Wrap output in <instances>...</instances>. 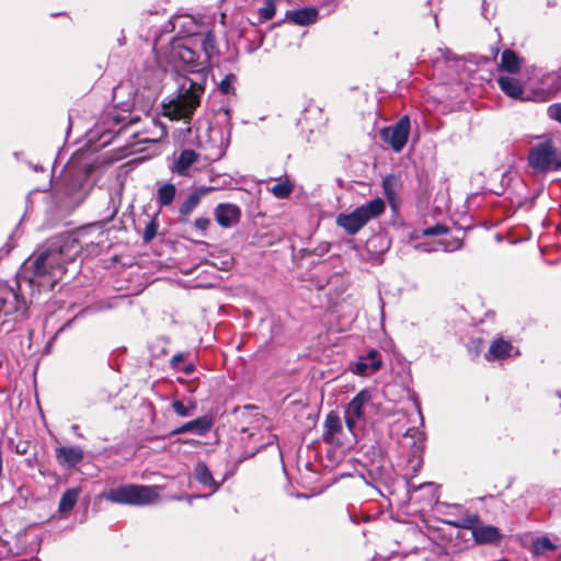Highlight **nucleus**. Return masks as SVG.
<instances>
[{"label": "nucleus", "mask_w": 561, "mask_h": 561, "mask_svg": "<svg viewBox=\"0 0 561 561\" xmlns=\"http://www.w3.org/2000/svg\"><path fill=\"white\" fill-rule=\"evenodd\" d=\"M191 38L171 42L167 58L178 71L176 94L163 104V115L173 121L190 122L205 91L207 66L191 46Z\"/></svg>", "instance_id": "obj_1"}, {"label": "nucleus", "mask_w": 561, "mask_h": 561, "mask_svg": "<svg viewBox=\"0 0 561 561\" xmlns=\"http://www.w3.org/2000/svg\"><path fill=\"white\" fill-rule=\"evenodd\" d=\"M73 242L67 238L57 237L36 251L25 262V268H32L30 283L41 288L53 289L65 273V266L72 262L77 249L72 251Z\"/></svg>", "instance_id": "obj_2"}, {"label": "nucleus", "mask_w": 561, "mask_h": 561, "mask_svg": "<svg viewBox=\"0 0 561 561\" xmlns=\"http://www.w3.org/2000/svg\"><path fill=\"white\" fill-rule=\"evenodd\" d=\"M88 178L87 170L77 169L72 163L65 168L57 183V193L61 195V203L66 207H77L87 198L89 194Z\"/></svg>", "instance_id": "obj_3"}, {"label": "nucleus", "mask_w": 561, "mask_h": 561, "mask_svg": "<svg viewBox=\"0 0 561 561\" xmlns=\"http://www.w3.org/2000/svg\"><path fill=\"white\" fill-rule=\"evenodd\" d=\"M102 497L115 504L144 506L158 501L157 486L126 484L104 492Z\"/></svg>", "instance_id": "obj_4"}, {"label": "nucleus", "mask_w": 561, "mask_h": 561, "mask_svg": "<svg viewBox=\"0 0 561 561\" xmlns=\"http://www.w3.org/2000/svg\"><path fill=\"white\" fill-rule=\"evenodd\" d=\"M386 209L385 201L380 197L371 199L355 208L350 214H340L336 217V225L346 233L356 234L366 224L379 217Z\"/></svg>", "instance_id": "obj_5"}, {"label": "nucleus", "mask_w": 561, "mask_h": 561, "mask_svg": "<svg viewBox=\"0 0 561 561\" xmlns=\"http://www.w3.org/2000/svg\"><path fill=\"white\" fill-rule=\"evenodd\" d=\"M528 165L534 174H546L561 169V147L547 139L529 150Z\"/></svg>", "instance_id": "obj_6"}, {"label": "nucleus", "mask_w": 561, "mask_h": 561, "mask_svg": "<svg viewBox=\"0 0 561 561\" xmlns=\"http://www.w3.org/2000/svg\"><path fill=\"white\" fill-rule=\"evenodd\" d=\"M446 524L456 528L471 530L474 542L478 545L495 543L501 538L499 528L481 524L480 517L477 514H467L461 518L447 520Z\"/></svg>", "instance_id": "obj_7"}, {"label": "nucleus", "mask_w": 561, "mask_h": 561, "mask_svg": "<svg viewBox=\"0 0 561 561\" xmlns=\"http://www.w3.org/2000/svg\"><path fill=\"white\" fill-rule=\"evenodd\" d=\"M410 129L409 116H402L394 125L383 127L380 137L394 152H400L408 142Z\"/></svg>", "instance_id": "obj_8"}, {"label": "nucleus", "mask_w": 561, "mask_h": 561, "mask_svg": "<svg viewBox=\"0 0 561 561\" xmlns=\"http://www.w3.org/2000/svg\"><path fill=\"white\" fill-rule=\"evenodd\" d=\"M26 310V301L20 296L18 289L0 284V316H23Z\"/></svg>", "instance_id": "obj_9"}, {"label": "nucleus", "mask_w": 561, "mask_h": 561, "mask_svg": "<svg viewBox=\"0 0 561 561\" xmlns=\"http://www.w3.org/2000/svg\"><path fill=\"white\" fill-rule=\"evenodd\" d=\"M367 390L359 391L345 408V423L350 432H354L357 423L364 419V407L370 401Z\"/></svg>", "instance_id": "obj_10"}, {"label": "nucleus", "mask_w": 561, "mask_h": 561, "mask_svg": "<svg viewBox=\"0 0 561 561\" xmlns=\"http://www.w3.org/2000/svg\"><path fill=\"white\" fill-rule=\"evenodd\" d=\"M214 216L220 227L231 228L239 222L241 218V209L236 204L220 203L216 206Z\"/></svg>", "instance_id": "obj_11"}, {"label": "nucleus", "mask_w": 561, "mask_h": 561, "mask_svg": "<svg viewBox=\"0 0 561 561\" xmlns=\"http://www.w3.org/2000/svg\"><path fill=\"white\" fill-rule=\"evenodd\" d=\"M381 367L380 354L376 350H370L365 356H360L353 367V373L366 376L377 371Z\"/></svg>", "instance_id": "obj_12"}, {"label": "nucleus", "mask_w": 561, "mask_h": 561, "mask_svg": "<svg viewBox=\"0 0 561 561\" xmlns=\"http://www.w3.org/2000/svg\"><path fill=\"white\" fill-rule=\"evenodd\" d=\"M215 191L213 186H201L192 192L181 204L179 213L183 220H186L191 213L197 207L203 196Z\"/></svg>", "instance_id": "obj_13"}, {"label": "nucleus", "mask_w": 561, "mask_h": 561, "mask_svg": "<svg viewBox=\"0 0 561 561\" xmlns=\"http://www.w3.org/2000/svg\"><path fill=\"white\" fill-rule=\"evenodd\" d=\"M84 453L79 446H62L56 449V459L62 466L73 467L82 461Z\"/></svg>", "instance_id": "obj_14"}, {"label": "nucleus", "mask_w": 561, "mask_h": 561, "mask_svg": "<svg viewBox=\"0 0 561 561\" xmlns=\"http://www.w3.org/2000/svg\"><path fill=\"white\" fill-rule=\"evenodd\" d=\"M497 83L500 89L510 98L515 100H528L526 98L523 84L520 81L516 78L508 77V76H501L497 79Z\"/></svg>", "instance_id": "obj_15"}, {"label": "nucleus", "mask_w": 561, "mask_h": 561, "mask_svg": "<svg viewBox=\"0 0 561 561\" xmlns=\"http://www.w3.org/2000/svg\"><path fill=\"white\" fill-rule=\"evenodd\" d=\"M193 473L195 480L209 490V494L215 493L220 488V483L214 479L205 462L198 461L194 467Z\"/></svg>", "instance_id": "obj_16"}, {"label": "nucleus", "mask_w": 561, "mask_h": 561, "mask_svg": "<svg viewBox=\"0 0 561 561\" xmlns=\"http://www.w3.org/2000/svg\"><path fill=\"white\" fill-rule=\"evenodd\" d=\"M199 154L192 149L181 151L171 165V171L178 175H187L188 169L198 160Z\"/></svg>", "instance_id": "obj_17"}, {"label": "nucleus", "mask_w": 561, "mask_h": 561, "mask_svg": "<svg viewBox=\"0 0 561 561\" xmlns=\"http://www.w3.org/2000/svg\"><path fill=\"white\" fill-rule=\"evenodd\" d=\"M343 426L340 416L330 412L324 421L323 440L330 444L339 443L337 435L342 433Z\"/></svg>", "instance_id": "obj_18"}, {"label": "nucleus", "mask_w": 561, "mask_h": 561, "mask_svg": "<svg viewBox=\"0 0 561 561\" xmlns=\"http://www.w3.org/2000/svg\"><path fill=\"white\" fill-rule=\"evenodd\" d=\"M211 421L208 417L203 416L173 430L171 434L178 435L187 432H195L196 434L204 435L211 428Z\"/></svg>", "instance_id": "obj_19"}, {"label": "nucleus", "mask_w": 561, "mask_h": 561, "mask_svg": "<svg viewBox=\"0 0 561 561\" xmlns=\"http://www.w3.org/2000/svg\"><path fill=\"white\" fill-rule=\"evenodd\" d=\"M287 18L297 25H308L317 21L318 10L314 8H304L300 10L288 11Z\"/></svg>", "instance_id": "obj_20"}, {"label": "nucleus", "mask_w": 561, "mask_h": 561, "mask_svg": "<svg viewBox=\"0 0 561 561\" xmlns=\"http://www.w3.org/2000/svg\"><path fill=\"white\" fill-rule=\"evenodd\" d=\"M513 345L510 342L497 339L491 343L485 357L488 360L504 359L511 355Z\"/></svg>", "instance_id": "obj_21"}, {"label": "nucleus", "mask_w": 561, "mask_h": 561, "mask_svg": "<svg viewBox=\"0 0 561 561\" xmlns=\"http://www.w3.org/2000/svg\"><path fill=\"white\" fill-rule=\"evenodd\" d=\"M176 195V187L172 183H164L157 190V203L160 208L170 206Z\"/></svg>", "instance_id": "obj_22"}, {"label": "nucleus", "mask_w": 561, "mask_h": 561, "mask_svg": "<svg viewBox=\"0 0 561 561\" xmlns=\"http://www.w3.org/2000/svg\"><path fill=\"white\" fill-rule=\"evenodd\" d=\"M520 68V59L511 49H505L502 53L500 69L511 73H516Z\"/></svg>", "instance_id": "obj_23"}, {"label": "nucleus", "mask_w": 561, "mask_h": 561, "mask_svg": "<svg viewBox=\"0 0 561 561\" xmlns=\"http://www.w3.org/2000/svg\"><path fill=\"white\" fill-rule=\"evenodd\" d=\"M79 494H80V489H77V488H72V489H68L62 495H61V499L59 501V512L65 514V513H68L70 512L78 499H79Z\"/></svg>", "instance_id": "obj_24"}, {"label": "nucleus", "mask_w": 561, "mask_h": 561, "mask_svg": "<svg viewBox=\"0 0 561 561\" xmlns=\"http://www.w3.org/2000/svg\"><path fill=\"white\" fill-rule=\"evenodd\" d=\"M556 548V545L548 537L543 536L533 541L530 551L534 557H540L554 551Z\"/></svg>", "instance_id": "obj_25"}, {"label": "nucleus", "mask_w": 561, "mask_h": 561, "mask_svg": "<svg viewBox=\"0 0 561 561\" xmlns=\"http://www.w3.org/2000/svg\"><path fill=\"white\" fill-rule=\"evenodd\" d=\"M202 49H203V54L201 56H202L203 62H205L206 66L208 67L211 57L216 53V41H215V36L213 35V33L209 32L204 36V38L202 41Z\"/></svg>", "instance_id": "obj_26"}, {"label": "nucleus", "mask_w": 561, "mask_h": 561, "mask_svg": "<svg viewBox=\"0 0 561 561\" xmlns=\"http://www.w3.org/2000/svg\"><path fill=\"white\" fill-rule=\"evenodd\" d=\"M270 191L277 198H287L294 191V184L288 180H280L278 183L273 185Z\"/></svg>", "instance_id": "obj_27"}, {"label": "nucleus", "mask_w": 561, "mask_h": 561, "mask_svg": "<svg viewBox=\"0 0 561 561\" xmlns=\"http://www.w3.org/2000/svg\"><path fill=\"white\" fill-rule=\"evenodd\" d=\"M399 181L394 175H388L382 180V188L388 198V201L392 204L397 198V190H398Z\"/></svg>", "instance_id": "obj_28"}, {"label": "nucleus", "mask_w": 561, "mask_h": 561, "mask_svg": "<svg viewBox=\"0 0 561 561\" xmlns=\"http://www.w3.org/2000/svg\"><path fill=\"white\" fill-rule=\"evenodd\" d=\"M276 12V7L274 0H267L264 7L260 8L259 15L261 20L267 21L271 20Z\"/></svg>", "instance_id": "obj_29"}, {"label": "nucleus", "mask_w": 561, "mask_h": 561, "mask_svg": "<svg viewBox=\"0 0 561 561\" xmlns=\"http://www.w3.org/2000/svg\"><path fill=\"white\" fill-rule=\"evenodd\" d=\"M437 53L439 54V56L434 58V67L436 69L440 68L443 64L455 59L451 51L448 48H438Z\"/></svg>", "instance_id": "obj_30"}, {"label": "nucleus", "mask_w": 561, "mask_h": 561, "mask_svg": "<svg viewBox=\"0 0 561 561\" xmlns=\"http://www.w3.org/2000/svg\"><path fill=\"white\" fill-rule=\"evenodd\" d=\"M157 230H158V224L156 222L154 219H151L145 227L144 234H142L144 241L145 242L151 241L156 237Z\"/></svg>", "instance_id": "obj_31"}, {"label": "nucleus", "mask_w": 561, "mask_h": 561, "mask_svg": "<svg viewBox=\"0 0 561 561\" xmlns=\"http://www.w3.org/2000/svg\"><path fill=\"white\" fill-rule=\"evenodd\" d=\"M448 231L447 227L445 225H442V224H437L433 227H428L426 229H423L422 230V236H425V237H433V236H439V234H444Z\"/></svg>", "instance_id": "obj_32"}, {"label": "nucleus", "mask_w": 561, "mask_h": 561, "mask_svg": "<svg viewBox=\"0 0 561 561\" xmlns=\"http://www.w3.org/2000/svg\"><path fill=\"white\" fill-rule=\"evenodd\" d=\"M236 80L234 75H228L226 76L219 83V90L224 94H228L232 91V83Z\"/></svg>", "instance_id": "obj_33"}, {"label": "nucleus", "mask_w": 561, "mask_h": 561, "mask_svg": "<svg viewBox=\"0 0 561 561\" xmlns=\"http://www.w3.org/2000/svg\"><path fill=\"white\" fill-rule=\"evenodd\" d=\"M547 115L549 118L561 124V103H554L548 106Z\"/></svg>", "instance_id": "obj_34"}, {"label": "nucleus", "mask_w": 561, "mask_h": 561, "mask_svg": "<svg viewBox=\"0 0 561 561\" xmlns=\"http://www.w3.org/2000/svg\"><path fill=\"white\" fill-rule=\"evenodd\" d=\"M172 408L174 410V412L179 415V416H188L190 415V408H187L182 401L180 400H174L172 402Z\"/></svg>", "instance_id": "obj_35"}, {"label": "nucleus", "mask_w": 561, "mask_h": 561, "mask_svg": "<svg viewBox=\"0 0 561 561\" xmlns=\"http://www.w3.org/2000/svg\"><path fill=\"white\" fill-rule=\"evenodd\" d=\"M209 225H210V220L206 217L196 218L194 221V226L196 227V229H198L203 232L208 229Z\"/></svg>", "instance_id": "obj_36"}, {"label": "nucleus", "mask_w": 561, "mask_h": 561, "mask_svg": "<svg viewBox=\"0 0 561 561\" xmlns=\"http://www.w3.org/2000/svg\"><path fill=\"white\" fill-rule=\"evenodd\" d=\"M183 359H184L183 353H178V354L173 355L170 360L172 368L180 370L181 369L180 364L183 362Z\"/></svg>", "instance_id": "obj_37"}, {"label": "nucleus", "mask_w": 561, "mask_h": 561, "mask_svg": "<svg viewBox=\"0 0 561 561\" xmlns=\"http://www.w3.org/2000/svg\"><path fill=\"white\" fill-rule=\"evenodd\" d=\"M146 118L149 119L154 127L159 128L160 133L158 137H162L165 135L164 127L162 125H159L153 117H151L149 114H146Z\"/></svg>", "instance_id": "obj_38"}, {"label": "nucleus", "mask_w": 561, "mask_h": 561, "mask_svg": "<svg viewBox=\"0 0 561 561\" xmlns=\"http://www.w3.org/2000/svg\"><path fill=\"white\" fill-rule=\"evenodd\" d=\"M195 367L193 364H188L186 366H184L183 368H181L180 370H182L185 375H191L193 371H194Z\"/></svg>", "instance_id": "obj_39"}, {"label": "nucleus", "mask_w": 561, "mask_h": 561, "mask_svg": "<svg viewBox=\"0 0 561 561\" xmlns=\"http://www.w3.org/2000/svg\"><path fill=\"white\" fill-rule=\"evenodd\" d=\"M137 121H139L138 117L129 115L128 124L134 125Z\"/></svg>", "instance_id": "obj_40"}, {"label": "nucleus", "mask_w": 561, "mask_h": 561, "mask_svg": "<svg viewBox=\"0 0 561 561\" xmlns=\"http://www.w3.org/2000/svg\"><path fill=\"white\" fill-rule=\"evenodd\" d=\"M461 245V243L459 241H455V245L453 248H450L449 250H455V249H459Z\"/></svg>", "instance_id": "obj_41"}, {"label": "nucleus", "mask_w": 561, "mask_h": 561, "mask_svg": "<svg viewBox=\"0 0 561 561\" xmlns=\"http://www.w3.org/2000/svg\"><path fill=\"white\" fill-rule=\"evenodd\" d=\"M412 432L417 433V431H416V430H411V428H410V430H408V431H407V435H411V436H412Z\"/></svg>", "instance_id": "obj_42"}, {"label": "nucleus", "mask_w": 561, "mask_h": 561, "mask_svg": "<svg viewBox=\"0 0 561 561\" xmlns=\"http://www.w3.org/2000/svg\"><path fill=\"white\" fill-rule=\"evenodd\" d=\"M423 251L431 252L433 249L422 248Z\"/></svg>", "instance_id": "obj_43"}, {"label": "nucleus", "mask_w": 561, "mask_h": 561, "mask_svg": "<svg viewBox=\"0 0 561 561\" xmlns=\"http://www.w3.org/2000/svg\"><path fill=\"white\" fill-rule=\"evenodd\" d=\"M416 410H417L419 414H421V410H420V405L419 404H416Z\"/></svg>", "instance_id": "obj_44"}, {"label": "nucleus", "mask_w": 561, "mask_h": 561, "mask_svg": "<svg viewBox=\"0 0 561 561\" xmlns=\"http://www.w3.org/2000/svg\"><path fill=\"white\" fill-rule=\"evenodd\" d=\"M190 404H191V409H194V408H195V403L190 402Z\"/></svg>", "instance_id": "obj_45"}]
</instances>
